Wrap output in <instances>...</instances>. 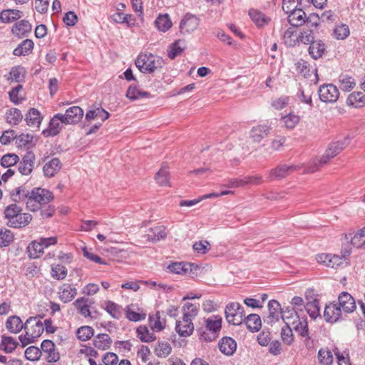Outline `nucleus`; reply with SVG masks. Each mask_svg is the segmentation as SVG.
Returning a JSON list of instances; mask_svg holds the SVG:
<instances>
[{
	"label": "nucleus",
	"instance_id": "obj_41",
	"mask_svg": "<svg viewBox=\"0 0 365 365\" xmlns=\"http://www.w3.org/2000/svg\"><path fill=\"white\" fill-rule=\"evenodd\" d=\"M150 93L147 91H142L135 86H130L126 92V97L131 101H135L143 98H150Z\"/></svg>",
	"mask_w": 365,
	"mask_h": 365
},
{
	"label": "nucleus",
	"instance_id": "obj_6",
	"mask_svg": "<svg viewBox=\"0 0 365 365\" xmlns=\"http://www.w3.org/2000/svg\"><path fill=\"white\" fill-rule=\"evenodd\" d=\"M24 330L28 336L36 339L43 334L44 326L40 318L31 317L24 323Z\"/></svg>",
	"mask_w": 365,
	"mask_h": 365
},
{
	"label": "nucleus",
	"instance_id": "obj_36",
	"mask_svg": "<svg viewBox=\"0 0 365 365\" xmlns=\"http://www.w3.org/2000/svg\"><path fill=\"white\" fill-rule=\"evenodd\" d=\"M150 326L152 330L160 331L165 329L166 320L160 316V312H157L155 314L149 317Z\"/></svg>",
	"mask_w": 365,
	"mask_h": 365
},
{
	"label": "nucleus",
	"instance_id": "obj_24",
	"mask_svg": "<svg viewBox=\"0 0 365 365\" xmlns=\"http://www.w3.org/2000/svg\"><path fill=\"white\" fill-rule=\"evenodd\" d=\"M167 236L165 227L164 226H157L150 228L148 232L144 235L147 241L156 242L160 240L165 239Z\"/></svg>",
	"mask_w": 365,
	"mask_h": 365
},
{
	"label": "nucleus",
	"instance_id": "obj_22",
	"mask_svg": "<svg viewBox=\"0 0 365 365\" xmlns=\"http://www.w3.org/2000/svg\"><path fill=\"white\" fill-rule=\"evenodd\" d=\"M175 330L181 336H189L193 332L194 325L191 319L183 317L182 321L176 322Z\"/></svg>",
	"mask_w": 365,
	"mask_h": 365
},
{
	"label": "nucleus",
	"instance_id": "obj_62",
	"mask_svg": "<svg viewBox=\"0 0 365 365\" xmlns=\"http://www.w3.org/2000/svg\"><path fill=\"white\" fill-rule=\"evenodd\" d=\"M333 352L337 359L339 365H350L349 355L347 351L341 352L338 347L334 346Z\"/></svg>",
	"mask_w": 365,
	"mask_h": 365
},
{
	"label": "nucleus",
	"instance_id": "obj_35",
	"mask_svg": "<svg viewBox=\"0 0 365 365\" xmlns=\"http://www.w3.org/2000/svg\"><path fill=\"white\" fill-rule=\"evenodd\" d=\"M34 46L32 40L25 39L14 50L13 54L16 56L29 55L31 53Z\"/></svg>",
	"mask_w": 365,
	"mask_h": 365
},
{
	"label": "nucleus",
	"instance_id": "obj_63",
	"mask_svg": "<svg viewBox=\"0 0 365 365\" xmlns=\"http://www.w3.org/2000/svg\"><path fill=\"white\" fill-rule=\"evenodd\" d=\"M169 173L165 166H163L155 175V180L160 185H166L169 183Z\"/></svg>",
	"mask_w": 365,
	"mask_h": 365
},
{
	"label": "nucleus",
	"instance_id": "obj_37",
	"mask_svg": "<svg viewBox=\"0 0 365 365\" xmlns=\"http://www.w3.org/2000/svg\"><path fill=\"white\" fill-rule=\"evenodd\" d=\"M23 12L17 9L4 10L0 13V21L4 23H10L20 19Z\"/></svg>",
	"mask_w": 365,
	"mask_h": 365
},
{
	"label": "nucleus",
	"instance_id": "obj_21",
	"mask_svg": "<svg viewBox=\"0 0 365 365\" xmlns=\"http://www.w3.org/2000/svg\"><path fill=\"white\" fill-rule=\"evenodd\" d=\"M218 346L220 351L227 356H232L237 349L236 341L229 336L222 338Z\"/></svg>",
	"mask_w": 365,
	"mask_h": 365
},
{
	"label": "nucleus",
	"instance_id": "obj_34",
	"mask_svg": "<svg viewBox=\"0 0 365 365\" xmlns=\"http://www.w3.org/2000/svg\"><path fill=\"white\" fill-rule=\"evenodd\" d=\"M186 48V43L184 40H177L173 43L169 47L168 51V56L170 59H174L181 53Z\"/></svg>",
	"mask_w": 365,
	"mask_h": 365
},
{
	"label": "nucleus",
	"instance_id": "obj_38",
	"mask_svg": "<svg viewBox=\"0 0 365 365\" xmlns=\"http://www.w3.org/2000/svg\"><path fill=\"white\" fill-rule=\"evenodd\" d=\"M31 191L26 189V187L21 186L15 188L11 193L12 200L14 202H26L29 198Z\"/></svg>",
	"mask_w": 365,
	"mask_h": 365
},
{
	"label": "nucleus",
	"instance_id": "obj_30",
	"mask_svg": "<svg viewBox=\"0 0 365 365\" xmlns=\"http://www.w3.org/2000/svg\"><path fill=\"white\" fill-rule=\"evenodd\" d=\"M59 289V299L64 303L71 302L77 294L76 289L70 284H65Z\"/></svg>",
	"mask_w": 365,
	"mask_h": 365
},
{
	"label": "nucleus",
	"instance_id": "obj_28",
	"mask_svg": "<svg viewBox=\"0 0 365 365\" xmlns=\"http://www.w3.org/2000/svg\"><path fill=\"white\" fill-rule=\"evenodd\" d=\"M326 51V46L322 40L312 42L309 47V53L315 60L321 58Z\"/></svg>",
	"mask_w": 365,
	"mask_h": 365
},
{
	"label": "nucleus",
	"instance_id": "obj_47",
	"mask_svg": "<svg viewBox=\"0 0 365 365\" xmlns=\"http://www.w3.org/2000/svg\"><path fill=\"white\" fill-rule=\"evenodd\" d=\"M43 247L41 242L35 240L32 242L28 247L29 255L31 258H38L43 253Z\"/></svg>",
	"mask_w": 365,
	"mask_h": 365
},
{
	"label": "nucleus",
	"instance_id": "obj_50",
	"mask_svg": "<svg viewBox=\"0 0 365 365\" xmlns=\"http://www.w3.org/2000/svg\"><path fill=\"white\" fill-rule=\"evenodd\" d=\"M125 316L130 321L139 322L145 319L146 314L143 312H137L133 309V305H128L125 309Z\"/></svg>",
	"mask_w": 365,
	"mask_h": 365
},
{
	"label": "nucleus",
	"instance_id": "obj_2",
	"mask_svg": "<svg viewBox=\"0 0 365 365\" xmlns=\"http://www.w3.org/2000/svg\"><path fill=\"white\" fill-rule=\"evenodd\" d=\"M53 198L49 190L35 187L31 190L29 198L26 202L27 210L36 212L47 205Z\"/></svg>",
	"mask_w": 365,
	"mask_h": 365
},
{
	"label": "nucleus",
	"instance_id": "obj_61",
	"mask_svg": "<svg viewBox=\"0 0 365 365\" xmlns=\"http://www.w3.org/2000/svg\"><path fill=\"white\" fill-rule=\"evenodd\" d=\"M183 310V317L185 319H190L192 320L195 318L198 312V308L197 306L192 303H186L182 307Z\"/></svg>",
	"mask_w": 365,
	"mask_h": 365
},
{
	"label": "nucleus",
	"instance_id": "obj_59",
	"mask_svg": "<svg viewBox=\"0 0 365 365\" xmlns=\"http://www.w3.org/2000/svg\"><path fill=\"white\" fill-rule=\"evenodd\" d=\"M67 275V269L59 264H53L51 266V276L53 278L58 280H61L66 278Z\"/></svg>",
	"mask_w": 365,
	"mask_h": 365
},
{
	"label": "nucleus",
	"instance_id": "obj_56",
	"mask_svg": "<svg viewBox=\"0 0 365 365\" xmlns=\"http://www.w3.org/2000/svg\"><path fill=\"white\" fill-rule=\"evenodd\" d=\"M14 239V234L10 230L0 229V247L9 246Z\"/></svg>",
	"mask_w": 365,
	"mask_h": 365
},
{
	"label": "nucleus",
	"instance_id": "obj_27",
	"mask_svg": "<svg viewBox=\"0 0 365 365\" xmlns=\"http://www.w3.org/2000/svg\"><path fill=\"white\" fill-rule=\"evenodd\" d=\"M346 104L356 108L365 106V94L362 92H354L349 95Z\"/></svg>",
	"mask_w": 365,
	"mask_h": 365
},
{
	"label": "nucleus",
	"instance_id": "obj_44",
	"mask_svg": "<svg viewBox=\"0 0 365 365\" xmlns=\"http://www.w3.org/2000/svg\"><path fill=\"white\" fill-rule=\"evenodd\" d=\"M245 320L247 329L251 331H257L261 328V319L257 314H250L246 318L245 317Z\"/></svg>",
	"mask_w": 365,
	"mask_h": 365
},
{
	"label": "nucleus",
	"instance_id": "obj_39",
	"mask_svg": "<svg viewBox=\"0 0 365 365\" xmlns=\"http://www.w3.org/2000/svg\"><path fill=\"white\" fill-rule=\"evenodd\" d=\"M205 324L206 330L217 334L222 327V317L212 316L205 320Z\"/></svg>",
	"mask_w": 365,
	"mask_h": 365
},
{
	"label": "nucleus",
	"instance_id": "obj_3",
	"mask_svg": "<svg viewBox=\"0 0 365 365\" xmlns=\"http://www.w3.org/2000/svg\"><path fill=\"white\" fill-rule=\"evenodd\" d=\"M163 60L153 54H140L135 60V65L143 73H153L162 68Z\"/></svg>",
	"mask_w": 365,
	"mask_h": 365
},
{
	"label": "nucleus",
	"instance_id": "obj_1",
	"mask_svg": "<svg viewBox=\"0 0 365 365\" xmlns=\"http://www.w3.org/2000/svg\"><path fill=\"white\" fill-rule=\"evenodd\" d=\"M4 217L6 225L10 227L21 228L28 225L32 220V215L22 212V208L16 204H11L4 209Z\"/></svg>",
	"mask_w": 365,
	"mask_h": 365
},
{
	"label": "nucleus",
	"instance_id": "obj_43",
	"mask_svg": "<svg viewBox=\"0 0 365 365\" xmlns=\"http://www.w3.org/2000/svg\"><path fill=\"white\" fill-rule=\"evenodd\" d=\"M333 350L320 349L318 351L317 359L321 365H331L334 361Z\"/></svg>",
	"mask_w": 365,
	"mask_h": 365
},
{
	"label": "nucleus",
	"instance_id": "obj_15",
	"mask_svg": "<svg viewBox=\"0 0 365 365\" xmlns=\"http://www.w3.org/2000/svg\"><path fill=\"white\" fill-rule=\"evenodd\" d=\"M268 310L269 314L267 317L265 322L269 324H272L278 322L282 313L280 304L277 300H270L268 303Z\"/></svg>",
	"mask_w": 365,
	"mask_h": 365
},
{
	"label": "nucleus",
	"instance_id": "obj_25",
	"mask_svg": "<svg viewBox=\"0 0 365 365\" xmlns=\"http://www.w3.org/2000/svg\"><path fill=\"white\" fill-rule=\"evenodd\" d=\"M31 24L26 20L16 22L12 27L11 31L15 36L21 38L31 31Z\"/></svg>",
	"mask_w": 365,
	"mask_h": 365
},
{
	"label": "nucleus",
	"instance_id": "obj_32",
	"mask_svg": "<svg viewBox=\"0 0 365 365\" xmlns=\"http://www.w3.org/2000/svg\"><path fill=\"white\" fill-rule=\"evenodd\" d=\"M249 16L252 21L258 27H262L267 24L270 19L259 10L252 9L249 11Z\"/></svg>",
	"mask_w": 365,
	"mask_h": 365
},
{
	"label": "nucleus",
	"instance_id": "obj_23",
	"mask_svg": "<svg viewBox=\"0 0 365 365\" xmlns=\"http://www.w3.org/2000/svg\"><path fill=\"white\" fill-rule=\"evenodd\" d=\"M288 14V21L293 26H300L306 21V14L301 9H297V7L293 11H291V12H289Z\"/></svg>",
	"mask_w": 365,
	"mask_h": 365
},
{
	"label": "nucleus",
	"instance_id": "obj_7",
	"mask_svg": "<svg viewBox=\"0 0 365 365\" xmlns=\"http://www.w3.org/2000/svg\"><path fill=\"white\" fill-rule=\"evenodd\" d=\"M301 168L300 165H288L286 164H282L276 167L275 168L272 169L269 171V175L268 179L269 180H282L287 176L291 175L294 172L299 170Z\"/></svg>",
	"mask_w": 365,
	"mask_h": 365
},
{
	"label": "nucleus",
	"instance_id": "obj_53",
	"mask_svg": "<svg viewBox=\"0 0 365 365\" xmlns=\"http://www.w3.org/2000/svg\"><path fill=\"white\" fill-rule=\"evenodd\" d=\"M339 87L344 91H349L353 89L356 86L355 80L347 75H341L339 76Z\"/></svg>",
	"mask_w": 365,
	"mask_h": 365
},
{
	"label": "nucleus",
	"instance_id": "obj_52",
	"mask_svg": "<svg viewBox=\"0 0 365 365\" xmlns=\"http://www.w3.org/2000/svg\"><path fill=\"white\" fill-rule=\"evenodd\" d=\"M349 28L346 24L336 25L333 31V36L338 40H344L349 36Z\"/></svg>",
	"mask_w": 365,
	"mask_h": 365
},
{
	"label": "nucleus",
	"instance_id": "obj_4",
	"mask_svg": "<svg viewBox=\"0 0 365 365\" xmlns=\"http://www.w3.org/2000/svg\"><path fill=\"white\" fill-rule=\"evenodd\" d=\"M225 313L229 324L240 325L245 320L244 308L237 302L228 304L225 307Z\"/></svg>",
	"mask_w": 365,
	"mask_h": 365
},
{
	"label": "nucleus",
	"instance_id": "obj_49",
	"mask_svg": "<svg viewBox=\"0 0 365 365\" xmlns=\"http://www.w3.org/2000/svg\"><path fill=\"white\" fill-rule=\"evenodd\" d=\"M18 342L15 341L11 336H2L0 347L5 352H12L16 348Z\"/></svg>",
	"mask_w": 365,
	"mask_h": 365
},
{
	"label": "nucleus",
	"instance_id": "obj_64",
	"mask_svg": "<svg viewBox=\"0 0 365 365\" xmlns=\"http://www.w3.org/2000/svg\"><path fill=\"white\" fill-rule=\"evenodd\" d=\"M19 159L16 154H6L1 158V165L4 168H9L16 164Z\"/></svg>",
	"mask_w": 365,
	"mask_h": 365
},
{
	"label": "nucleus",
	"instance_id": "obj_54",
	"mask_svg": "<svg viewBox=\"0 0 365 365\" xmlns=\"http://www.w3.org/2000/svg\"><path fill=\"white\" fill-rule=\"evenodd\" d=\"M304 307L311 318L315 319L318 316H319L320 308L318 299H314L312 302H309Z\"/></svg>",
	"mask_w": 365,
	"mask_h": 365
},
{
	"label": "nucleus",
	"instance_id": "obj_60",
	"mask_svg": "<svg viewBox=\"0 0 365 365\" xmlns=\"http://www.w3.org/2000/svg\"><path fill=\"white\" fill-rule=\"evenodd\" d=\"M295 70L304 78L310 76L309 63L303 59H300L295 63Z\"/></svg>",
	"mask_w": 365,
	"mask_h": 365
},
{
	"label": "nucleus",
	"instance_id": "obj_5",
	"mask_svg": "<svg viewBox=\"0 0 365 365\" xmlns=\"http://www.w3.org/2000/svg\"><path fill=\"white\" fill-rule=\"evenodd\" d=\"M349 143L350 138L346 137L343 140L330 143L324 154L319 160V163H328L331 159L336 156L341 151H342L349 144Z\"/></svg>",
	"mask_w": 365,
	"mask_h": 365
},
{
	"label": "nucleus",
	"instance_id": "obj_31",
	"mask_svg": "<svg viewBox=\"0 0 365 365\" xmlns=\"http://www.w3.org/2000/svg\"><path fill=\"white\" fill-rule=\"evenodd\" d=\"M111 344L112 339L107 334H98L94 337L93 341L94 347L101 350H106L109 349Z\"/></svg>",
	"mask_w": 365,
	"mask_h": 365
},
{
	"label": "nucleus",
	"instance_id": "obj_58",
	"mask_svg": "<svg viewBox=\"0 0 365 365\" xmlns=\"http://www.w3.org/2000/svg\"><path fill=\"white\" fill-rule=\"evenodd\" d=\"M25 357L27 360L35 361L40 359L42 356L41 349L35 346H29L25 350Z\"/></svg>",
	"mask_w": 365,
	"mask_h": 365
},
{
	"label": "nucleus",
	"instance_id": "obj_40",
	"mask_svg": "<svg viewBox=\"0 0 365 365\" xmlns=\"http://www.w3.org/2000/svg\"><path fill=\"white\" fill-rule=\"evenodd\" d=\"M6 122L12 125L19 124L23 119V115L21 110L16 108L8 110L6 113Z\"/></svg>",
	"mask_w": 365,
	"mask_h": 365
},
{
	"label": "nucleus",
	"instance_id": "obj_11",
	"mask_svg": "<svg viewBox=\"0 0 365 365\" xmlns=\"http://www.w3.org/2000/svg\"><path fill=\"white\" fill-rule=\"evenodd\" d=\"M292 326L294 330L304 339V342L307 346L309 345L311 336H309V330L308 322L306 318H300L297 321H293Z\"/></svg>",
	"mask_w": 365,
	"mask_h": 365
},
{
	"label": "nucleus",
	"instance_id": "obj_20",
	"mask_svg": "<svg viewBox=\"0 0 365 365\" xmlns=\"http://www.w3.org/2000/svg\"><path fill=\"white\" fill-rule=\"evenodd\" d=\"M61 168L62 163L60 160L57 158H54L45 163L43 171L46 177L52 178L59 172Z\"/></svg>",
	"mask_w": 365,
	"mask_h": 365
},
{
	"label": "nucleus",
	"instance_id": "obj_8",
	"mask_svg": "<svg viewBox=\"0 0 365 365\" xmlns=\"http://www.w3.org/2000/svg\"><path fill=\"white\" fill-rule=\"evenodd\" d=\"M319 96L324 103H334L339 96V92L336 86L333 84H324L319 87Z\"/></svg>",
	"mask_w": 365,
	"mask_h": 365
},
{
	"label": "nucleus",
	"instance_id": "obj_51",
	"mask_svg": "<svg viewBox=\"0 0 365 365\" xmlns=\"http://www.w3.org/2000/svg\"><path fill=\"white\" fill-rule=\"evenodd\" d=\"M172 351V347L168 342L160 341L155 349V354L160 358L167 357Z\"/></svg>",
	"mask_w": 365,
	"mask_h": 365
},
{
	"label": "nucleus",
	"instance_id": "obj_10",
	"mask_svg": "<svg viewBox=\"0 0 365 365\" xmlns=\"http://www.w3.org/2000/svg\"><path fill=\"white\" fill-rule=\"evenodd\" d=\"M337 304L342 312L346 314L353 312L356 308L354 297L346 292H343L339 295Z\"/></svg>",
	"mask_w": 365,
	"mask_h": 365
},
{
	"label": "nucleus",
	"instance_id": "obj_33",
	"mask_svg": "<svg viewBox=\"0 0 365 365\" xmlns=\"http://www.w3.org/2000/svg\"><path fill=\"white\" fill-rule=\"evenodd\" d=\"M270 127L266 125H259L253 127L250 130V137L255 142H260L269 133Z\"/></svg>",
	"mask_w": 365,
	"mask_h": 365
},
{
	"label": "nucleus",
	"instance_id": "obj_55",
	"mask_svg": "<svg viewBox=\"0 0 365 365\" xmlns=\"http://www.w3.org/2000/svg\"><path fill=\"white\" fill-rule=\"evenodd\" d=\"M26 71L24 67L17 66L11 68L9 73L10 77L7 78L8 80H11L15 82H21L25 76Z\"/></svg>",
	"mask_w": 365,
	"mask_h": 365
},
{
	"label": "nucleus",
	"instance_id": "obj_19",
	"mask_svg": "<svg viewBox=\"0 0 365 365\" xmlns=\"http://www.w3.org/2000/svg\"><path fill=\"white\" fill-rule=\"evenodd\" d=\"M110 117V113L101 106H91L86 112L85 119L91 121L96 118H100L102 121H105Z\"/></svg>",
	"mask_w": 365,
	"mask_h": 365
},
{
	"label": "nucleus",
	"instance_id": "obj_45",
	"mask_svg": "<svg viewBox=\"0 0 365 365\" xmlns=\"http://www.w3.org/2000/svg\"><path fill=\"white\" fill-rule=\"evenodd\" d=\"M155 24L157 29L162 32L167 31L172 26V22L167 14H160L155 21Z\"/></svg>",
	"mask_w": 365,
	"mask_h": 365
},
{
	"label": "nucleus",
	"instance_id": "obj_9",
	"mask_svg": "<svg viewBox=\"0 0 365 365\" xmlns=\"http://www.w3.org/2000/svg\"><path fill=\"white\" fill-rule=\"evenodd\" d=\"M42 354H46V360L48 363H54L59 360L60 354L56 349L55 344L49 339L43 340L41 344Z\"/></svg>",
	"mask_w": 365,
	"mask_h": 365
},
{
	"label": "nucleus",
	"instance_id": "obj_18",
	"mask_svg": "<svg viewBox=\"0 0 365 365\" xmlns=\"http://www.w3.org/2000/svg\"><path fill=\"white\" fill-rule=\"evenodd\" d=\"M93 303V299L86 297H80L73 302V306L81 315L84 317H88L91 316L90 307Z\"/></svg>",
	"mask_w": 365,
	"mask_h": 365
},
{
	"label": "nucleus",
	"instance_id": "obj_57",
	"mask_svg": "<svg viewBox=\"0 0 365 365\" xmlns=\"http://www.w3.org/2000/svg\"><path fill=\"white\" fill-rule=\"evenodd\" d=\"M94 334V330L91 327L83 326L76 331V335L78 339L83 341H88Z\"/></svg>",
	"mask_w": 365,
	"mask_h": 365
},
{
	"label": "nucleus",
	"instance_id": "obj_48",
	"mask_svg": "<svg viewBox=\"0 0 365 365\" xmlns=\"http://www.w3.org/2000/svg\"><path fill=\"white\" fill-rule=\"evenodd\" d=\"M281 318L285 323L286 326L292 325L293 321H297L300 319L297 311L294 309L287 308L285 310H282Z\"/></svg>",
	"mask_w": 365,
	"mask_h": 365
},
{
	"label": "nucleus",
	"instance_id": "obj_12",
	"mask_svg": "<svg viewBox=\"0 0 365 365\" xmlns=\"http://www.w3.org/2000/svg\"><path fill=\"white\" fill-rule=\"evenodd\" d=\"M83 109L79 106L70 107L63 114L64 124H76L80 122L83 116Z\"/></svg>",
	"mask_w": 365,
	"mask_h": 365
},
{
	"label": "nucleus",
	"instance_id": "obj_42",
	"mask_svg": "<svg viewBox=\"0 0 365 365\" xmlns=\"http://www.w3.org/2000/svg\"><path fill=\"white\" fill-rule=\"evenodd\" d=\"M104 309L114 319H119L122 317V307L112 301H106Z\"/></svg>",
	"mask_w": 365,
	"mask_h": 365
},
{
	"label": "nucleus",
	"instance_id": "obj_13",
	"mask_svg": "<svg viewBox=\"0 0 365 365\" xmlns=\"http://www.w3.org/2000/svg\"><path fill=\"white\" fill-rule=\"evenodd\" d=\"M198 26L199 19L195 15L187 14L180 21V32L182 34H190L197 29Z\"/></svg>",
	"mask_w": 365,
	"mask_h": 365
},
{
	"label": "nucleus",
	"instance_id": "obj_46",
	"mask_svg": "<svg viewBox=\"0 0 365 365\" xmlns=\"http://www.w3.org/2000/svg\"><path fill=\"white\" fill-rule=\"evenodd\" d=\"M137 336L143 342L149 343L155 340L156 337L154 333L150 332L145 326H140L137 330Z\"/></svg>",
	"mask_w": 365,
	"mask_h": 365
},
{
	"label": "nucleus",
	"instance_id": "obj_26",
	"mask_svg": "<svg viewBox=\"0 0 365 365\" xmlns=\"http://www.w3.org/2000/svg\"><path fill=\"white\" fill-rule=\"evenodd\" d=\"M25 120L29 126L38 129L42 120L41 113L36 108H31L26 115Z\"/></svg>",
	"mask_w": 365,
	"mask_h": 365
},
{
	"label": "nucleus",
	"instance_id": "obj_14",
	"mask_svg": "<svg viewBox=\"0 0 365 365\" xmlns=\"http://www.w3.org/2000/svg\"><path fill=\"white\" fill-rule=\"evenodd\" d=\"M63 114L57 113L51 120L48 128L43 131L44 135L55 136L62 130L63 123Z\"/></svg>",
	"mask_w": 365,
	"mask_h": 365
},
{
	"label": "nucleus",
	"instance_id": "obj_16",
	"mask_svg": "<svg viewBox=\"0 0 365 365\" xmlns=\"http://www.w3.org/2000/svg\"><path fill=\"white\" fill-rule=\"evenodd\" d=\"M324 317L327 322H336L342 317V311L337 303H331L326 306Z\"/></svg>",
	"mask_w": 365,
	"mask_h": 365
},
{
	"label": "nucleus",
	"instance_id": "obj_29",
	"mask_svg": "<svg viewBox=\"0 0 365 365\" xmlns=\"http://www.w3.org/2000/svg\"><path fill=\"white\" fill-rule=\"evenodd\" d=\"M6 327L11 333L17 334L24 329V324L19 317L14 315L7 319Z\"/></svg>",
	"mask_w": 365,
	"mask_h": 365
},
{
	"label": "nucleus",
	"instance_id": "obj_17",
	"mask_svg": "<svg viewBox=\"0 0 365 365\" xmlns=\"http://www.w3.org/2000/svg\"><path fill=\"white\" fill-rule=\"evenodd\" d=\"M34 154L32 152H27L19 165L18 169L20 173L24 175L30 174L34 168Z\"/></svg>",
	"mask_w": 365,
	"mask_h": 365
}]
</instances>
